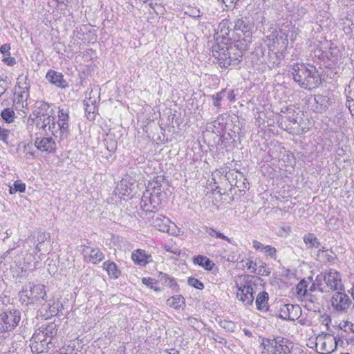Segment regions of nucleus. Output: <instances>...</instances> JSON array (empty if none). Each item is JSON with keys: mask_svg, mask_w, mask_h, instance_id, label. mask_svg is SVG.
I'll return each mask as SVG.
<instances>
[{"mask_svg": "<svg viewBox=\"0 0 354 354\" xmlns=\"http://www.w3.org/2000/svg\"><path fill=\"white\" fill-rule=\"evenodd\" d=\"M292 68L293 79L300 87L312 90L322 84L319 73L313 65L296 63Z\"/></svg>", "mask_w": 354, "mask_h": 354, "instance_id": "nucleus-1", "label": "nucleus"}, {"mask_svg": "<svg viewBox=\"0 0 354 354\" xmlns=\"http://www.w3.org/2000/svg\"><path fill=\"white\" fill-rule=\"evenodd\" d=\"M212 56L221 68L231 69L242 60V51L236 45L217 44L212 47Z\"/></svg>", "mask_w": 354, "mask_h": 354, "instance_id": "nucleus-2", "label": "nucleus"}, {"mask_svg": "<svg viewBox=\"0 0 354 354\" xmlns=\"http://www.w3.org/2000/svg\"><path fill=\"white\" fill-rule=\"evenodd\" d=\"M288 339L277 337L273 339H266L263 344L267 354H292L288 344Z\"/></svg>", "mask_w": 354, "mask_h": 354, "instance_id": "nucleus-3", "label": "nucleus"}, {"mask_svg": "<svg viewBox=\"0 0 354 354\" xmlns=\"http://www.w3.org/2000/svg\"><path fill=\"white\" fill-rule=\"evenodd\" d=\"M57 116V122L53 123V126L50 128L53 129V135L54 136L64 138L69 134L68 112L64 109H59Z\"/></svg>", "mask_w": 354, "mask_h": 354, "instance_id": "nucleus-4", "label": "nucleus"}, {"mask_svg": "<svg viewBox=\"0 0 354 354\" xmlns=\"http://www.w3.org/2000/svg\"><path fill=\"white\" fill-rule=\"evenodd\" d=\"M20 319L21 313L17 310L5 311L0 314V334L13 330Z\"/></svg>", "mask_w": 354, "mask_h": 354, "instance_id": "nucleus-5", "label": "nucleus"}, {"mask_svg": "<svg viewBox=\"0 0 354 354\" xmlns=\"http://www.w3.org/2000/svg\"><path fill=\"white\" fill-rule=\"evenodd\" d=\"M337 290L331 297L330 303L334 310L339 313H345L352 304L349 296L346 293Z\"/></svg>", "mask_w": 354, "mask_h": 354, "instance_id": "nucleus-6", "label": "nucleus"}, {"mask_svg": "<svg viewBox=\"0 0 354 354\" xmlns=\"http://www.w3.org/2000/svg\"><path fill=\"white\" fill-rule=\"evenodd\" d=\"M161 194H156L154 192H148L144 193L141 202L140 206L143 211L146 212H153L156 211L160 205L161 200L160 196Z\"/></svg>", "mask_w": 354, "mask_h": 354, "instance_id": "nucleus-7", "label": "nucleus"}, {"mask_svg": "<svg viewBox=\"0 0 354 354\" xmlns=\"http://www.w3.org/2000/svg\"><path fill=\"white\" fill-rule=\"evenodd\" d=\"M326 276L325 287L330 290V292L344 290V286L342 283L340 274L335 270L329 269L324 272Z\"/></svg>", "mask_w": 354, "mask_h": 354, "instance_id": "nucleus-8", "label": "nucleus"}, {"mask_svg": "<svg viewBox=\"0 0 354 354\" xmlns=\"http://www.w3.org/2000/svg\"><path fill=\"white\" fill-rule=\"evenodd\" d=\"M85 103V112L87 118L94 120V113L97 111V103L100 102V91L96 88L88 93Z\"/></svg>", "mask_w": 354, "mask_h": 354, "instance_id": "nucleus-9", "label": "nucleus"}, {"mask_svg": "<svg viewBox=\"0 0 354 354\" xmlns=\"http://www.w3.org/2000/svg\"><path fill=\"white\" fill-rule=\"evenodd\" d=\"M26 287L30 288V292L26 294V297L30 300L31 303L46 300L47 295L44 285L28 283Z\"/></svg>", "mask_w": 354, "mask_h": 354, "instance_id": "nucleus-10", "label": "nucleus"}, {"mask_svg": "<svg viewBox=\"0 0 354 354\" xmlns=\"http://www.w3.org/2000/svg\"><path fill=\"white\" fill-rule=\"evenodd\" d=\"M81 252L86 262L97 264L104 258V254L98 248H93L89 246L82 245Z\"/></svg>", "mask_w": 354, "mask_h": 354, "instance_id": "nucleus-11", "label": "nucleus"}, {"mask_svg": "<svg viewBox=\"0 0 354 354\" xmlns=\"http://www.w3.org/2000/svg\"><path fill=\"white\" fill-rule=\"evenodd\" d=\"M236 297L245 305L252 304L254 297L251 281L241 284L238 288Z\"/></svg>", "mask_w": 354, "mask_h": 354, "instance_id": "nucleus-12", "label": "nucleus"}, {"mask_svg": "<svg viewBox=\"0 0 354 354\" xmlns=\"http://www.w3.org/2000/svg\"><path fill=\"white\" fill-rule=\"evenodd\" d=\"M35 146L39 151L48 153L55 152L57 148L54 140L49 137L37 138L35 140Z\"/></svg>", "mask_w": 354, "mask_h": 354, "instance_id": "nucleus-13", "label": "nucleus"}, {"mask_svg": "<svg viewBox=\"0 0 354 354\" xmlns=\"http://www.w3.org/2000/svg\"><path fill=\"white\" fill-rule=\"evenodd\" d=\"M51 115H55L54 110L51 108L50 104L44 101L37 102L35 109L31 115L32 116V120Z\"/></svg>", "mask_w": 354, "mask_h": 354, "instance_id": "nucleus-14", "label": "nucleus"}, {"mask_svg": "<svg viewBox=\"0 0 354 354\" xmlns=\"http://www.w3.org/2000/svg\"><path fill=\"white\" fill-rule=\"evenodd\" d=\"M301 308L298 305L284 304L280 310V317L283 319L295 320L299 317Z\"/></svg>", "mask_w": 354, "mask_h": 354, "instance_id": "nucleus-15", "label": "nucleus"}, {"mask_svg": "<svg viewBox=\"0 0 354 354\" xmlns=\"http://www.w3.org/2000/svg\"><path fill=\"white\" fill-rule=\"evenodd\" d=\"M55 115L43 117L37 119H32L33 122L35 124L36 127L39 129L44 130L45 132L48 131L53 134V129H51V126H53V123H55Z\"/></svg>", "mask_w": 354, "mask_h": 354, "instance_id": "nucleus-16", "label": "nucleus"}, {"mask_svg": "<svg viewBox=\"0 0 354 354\" xmlns=\"http://www.w3.org/2000/svg\"><path fill=\"white\" fill-rule=\"evenodd\" d=\"M151 257L147 254L145 250L137 249L132 252L131 259L133 262L140 266H146L150 261Z\"/></svg>", "mask_w": 354, "mask_h": 354, "instance_id": "nucleus-17", "label": "nucleus"}, {"mask_svg": "<svg viewBox=\"0 0 354 354\" xmlns=\"http://www.w3.org/2000/svg\"><path fill=\"white\" fill-rule=\"evenodd\" d=\"M46 78L49 82L59 88H65L67 86L66 82L64 80L63 75L53 70H49L47 72Z\"/></svg>", "mask_w": 354, "mask_h": 354, "instance_id": "nucleus-18", "label": "nucleus"}, {"mask_svg": "<svg viewBox=\"0 0 354 354\" xmlns=\"http://www.w3.org/2000/svg\"><path fill=\"white\" fill-rule=\"evenodd\" d=\"M302 301L306 303L305 307L309 310L316 311L319 308V298L310 292L306 294L302 298Z\"/></svg>", "mask_w": 354, "mask_h": 354, "instance_id": "nucleus-19", "label": "nucleus"}, {"mask_svg": "<svg viewBox=\"0 0 354 354\" xmlns=\"http://www.w3.org/2000/svg\"><path fill=\"white\" fill-rule=\"evenodd\" d=\"M314 101L316 104L315 111L316 112H322L325 111L330 104V98L324 94L315 95Z\"/></svg>", "mask_w": 354, "mask_h": 354, "instance_id": "nucleus-20", "label": "nucleus"}, {"mask_svg": "<svg viewBox=\"0 0 354 354\" xmlns=\"http://www.w3.org/2000/svg\"><path fill=\"white\" fill-rule=\"evenodd\" d=\"M326 341L323 342L322 346V353L330 354L337 348L338 341L340 339L339 337H334L332 339L330 335H326Z\"/></svg>", "mask_w": 354, "mask_h": 354, "instance_id": "nucleus-21", "label": "nucleus"}, {"mask_svg": "<svg viewBox=\"0 0 354 354\" xmlns=\"http://www.w3.org/2000/svg\"><path fill=\"white\" fill-rule=\"evenodd\" d=\"M281 112L286 114L283 117L289 122L286 128L292 129V126L297 123L298 113H296L295 107L294 106H288L286 111H281Z\"/></svg>", "mask_w": 354, "mask_h": 354, "instance_id": "nucleus-22", "label": "nucleus"}, {"mask_svg": "<svg viewBox=\"0 0 354 354\" xmlns=\"http://www.w3.org/2000/svg\"><path fill=\"white\" fill-rule=\"evenodd\" d=\"M268 294L263 291L258 294L256 299V306L259 310L266 312L268 310Z\"/></svg>", "mask_w": 354, "mask_h": 354, "instance_id": "nucleus-23", "label": "nucleus"}, {"mask_svg": "<svg viewBox=\"0 0 354 354\" xmlns=\"http://www.w3.org/2000/svg\"><path fill=\"white\" fill-rule=\"evenodd\" d=\"M303 239L307 249L318 248L321 245L319 239L313 233L305 234Z\"/></svg>", "mask_w": 354, "mask_h": 354, "instance_id": "nucleus-24", "label": "nucleus"}, {"mask_svg": "<svg viewBox=\"0 0 354 354\" xmlns=\"http://www.w3.org/2000/svg\"><path fill=\"white\" fill-rule=\"evenodd\" d=\"M103 268L106 270L111 278L118 279L120 275V270L113 262L106 261L103 263Z\"/></svg>", "mask_w": 354, "mask_h": 354, "instance_id": "nucleus-25", "label": "nucleus"}, {"mask_svg": "<svg viewBox=\"0 0 354 354\" xmlns=\"http://www.w3.org/2000/svg\"><path fill=\"white\" fill-rule=\"evenodd\" d=\"M194 262L207 270H212L214 263L207 257L198 255L194 259Z\"/></svg>", "mask_w": 354, "mask_h": 354, "instance_id": "nucleus-26", "label": "nucleus"}, {"mask_svg": "<svg viewBox=\"0 0 354 354\" xmlns=\"http://www.w3.org/2000/svg\"><path fill=\"white\" fill-rule=\"evenodd\" d=\"M28 97H22V93L19 91H15V98L13 100V106L15 109H19L23 111V109H25L28 106L27 100Z\"/></svg>", "mask_w": 354, "mask_h": 354, "instance_id": "nucleus-27", "label": "nucleus"}, {"mask_svg": "<svg viewBox=\"0 0 354 354\" xmlns=\"http://www.w3.org/2000/svg\"><path fill=\"white\" fill-rule=\"evenodd\" d=\"M234 29L235 30H240L247 37H249L251 35L250 27L243 19H238L236 20Z\"/></svg>", "mask_w": 354, "mask_h": 354, "instance_id": "nucleus-28", "label": "nucleus"}, {"mask_svg": "<svg viewBox=\"0 0 354 354\" xmlns=\"http://www.w3.org/2000/svg\"><path fill=\"white\" fill-rule=\"evenodd\" d=\"M167 304L170 307L178 309L185 304V298L180 295H174L167 300Z\"/></svg>", "mask_w": 354, "mask_h": 354, "instance_id": "nucleus-29", "label": "nucleus"}, {"mask_svg": "<svg viewBox=\"0 0 354 354\" xmlns=\"http://www.w3.org/2000/svg\"><path fill=\"white\" fill-rule=\"evenodd\" d=\"M325 280H326V276L324 275V273H320L319 274H318L316 277L315 280L314 281L313 283L315 284V286H317V290L319 292H330V290L326 289V287H325V285L323 283V282L325 283Z\"/></svg>", "mask_w": 354, "mask_h": 354, "instance_id": "nucleus-30", "label": "nucleus"}, {"mask_svg": "<svg viewBox=\"0 0 354 354\" xmlns=\"http://www.w3.org/2000/svg\"><path fill=\"white\" fill-rule=\"evenodd\" d=\"M41 331L46 336V337H53L57 335V325L55 323H50L48 325L41 327Z\"/></svg>", "mask_w": 354, "mask_h": 354, "instance_id": "nucleus-31", "label": "nucleus"}, {"mask_svg": "<svg viewBox=\"0 0 354 354\" xmlns=\"http://www.w3.org/2000/svg\"><path fill=\"white\" fill-rule=\"evenodd\" d=\"M169 219L163 217L161 218H157L154 220L153 224L154 226L157 227V229L162 232H167L169 230Z\"/></svg>", "mask_w": 354, "mask_h": 354, "instance_id": "nucleus-32", "label": "nucleus"}, {"mask_svg": "<svg viewBox=\"0 0 354 354\" xmlns=\"http://www.w3.org/2000/svg\"><path fill=\"white\" fill-rule=\"evenodd\" d=\"M1 116L6 122L11 123L15 120V113L12 109L6 108L1 111Z\"/></svg>", "mask_w": 354, "mask_h": 354, "instance_id": "nucleus-33", "label": "nucleus"}, {"mask_svg": "<svg viewBox=\"0 0 354 354\" xmlns=\"http://www.w3.org/2000/svg\"><path fill=\"white\" fill-rule=\"evenodd\" d=\"M48 345L44 342L31 343L30 348L33 353H41L48 349Z\"/></svg>", "mask_w": 354, "mask_h": 354, "instance_id": "nucleus-34", "label": "nucleus"}, {"mask_svg": "<svg viewBox=\"0 0 354 354\" xmlns=\"http://www.w3.org/2000/svg\"><path fill=\"white\" fill-rule=\"evenodd\" d=\"M104 145L108 151L113 153L117 149L118 142L117 141L111 138H107L104 140Z\"/></svg>", "mask_w": 354, "mask_h": 354, "instance_id": "nucleus-35", "label": "nucleus"}, {"mask_svg": "<svg viewBox=\"0 0 354 354\" xmlns=\"http://www.w3.org/2000/svg\"><path fill=\"white\" fill-rule=\"evenodd\" d=\"M225 93V89H223L221 91L211 95V99L213 102V105L219 109L221 107V101L223 99Z\"/></svg>", "mask_w": 354, "mask_h": 354, "instance_id": "nucleus-36", "label": "nucleus"}, {"mask_svg": "<svg viewBox=\"0 0 354 354\" xmlns=\"http://www.w3.org/2000/svg\"><path fill=\"white\" fill-rule=\"evenodd\" d=\"M160 281L171 288L177 287V283L174 278H171L167 274H161L160 277Z\"/></svg>", "mask_w": 354, "mask_h": 354, "instance_id": "nucleus-37", "label": "nucleus"}, {"mask_svg": "<svg viewBox=\"0 0 354 354\" xmlns=\"http://www.w3.org/2000/svg\"><path fill=\"white\" fill-rule=\"evenodd\" d=\"M297 293L301 298H303L306 294H307L309 291L308 290L307 282L305 280H301L296 287Z\"/></svg>", "mask_w": 354, "mask_h": 354, "instance_id": "nucleus-38", "label": "nucleus"}, {"mask_svg": "<svg viewBox=\"0 0 354 354\" xmlns=\"http://www.w3.org/2000/svg\"><path fill=\"white\" fill-rule=\"evenodd\" d=\"M32 343L37 342H44L45 344H49L50 340L48 341L46 336L43 333V331H41V328H39V332L34 333L32 337Z\"/></svg>", "mask_w": 354, "mask_h": 354, "instance_id": "nucleus-39", "label": "nucleus"}, {"mask_svg": "<svg viewBox=\"0 0 354 354\" xmlns=\"http://www.w3.org/2000/svg\"><path fill=\"white\" fill-rule=\"evenodd\" d=\"M219 325L221 328L228 332H234L236 328V324L232 321L221 319Z\"/></svg>", "mask_w": 354, "mask_h": 354, "instance_id": "nucleus-40", "label": "nucleus"}, {"mask_svg": "<svg viewBox=\"0 0 354 354\" xmlns=\"http://www.w3.org/2000/svg\"><path fill=\"white\" fill-rule=\"evenodd\" d=\"M10 135L11 132L9 129L3 128L0 126V141L3 142L6 145H8Z\"/></svg>", "mask_w": 354, "mask_h": 354, "instance_id": "nucleus-41", "label": "nucleus"}, {"mask_svg": "<svg viewBox=\"0 0 354 354\" xmlns=\"http://www.w3.org/2000/svg\"><path fill=\"white\" fill-rule=\"evenodd\" d=\"M206 232L209 236H211L212 237H215L217 239H221L227 241L228 243L231 242L230 239H229L227 236L224 235L223 233H221L220 232H217L216 230H215L213 228H209L207 230Z\"/></svg>", "mask_w": 354, "mask_h": 354, "instance_id": "nucleus-42", "label": "nucleus"}, {"mask_svg": "<svg viewBox=\"0 0 354 354\" xmlns=\"http://www.w3.org/2000/svg\"><path fill=\"white\" fill-rule=\"evenodd\" d=\"M26 189V185L20 180H17L14 183V187H10V194L19 192L20 193L24 192Z\"/></svg>", "mask_w": 354, "mask_h": 354, "instance_id": "nucleus-43", "label": "nucleus"}, {"mask_svg": "<svg viewBox=\"0 0 354 354\" xmlns=\"http://www.w3.org/2000/svg\"><path fill=\"white\" fill-rule=\"evenodd\" d=\"M187 283L190 286L194 287L198 290H203L204 288L203 283L194 277H189Z\"/></svg>", "mask_w": 354, "mask_h": 354, "instance_id": "nucleus-44", "label": "nucleus"}, {"mask_svg": "<svg viewBox=\"0 0 354 354\" xmlns=\"http://www.w3.org/2000/svg\"><path fill=\"white\" fill-rule=\"evenodd\" d=\"M142 283L146 285L147 287L150 288L151 289H153L155 291L158 292L160 290V288L154 286L153 285L156 283V281L152 278L150 277H144L142 279Z\"/></svg>", "mask_w": 354, "mask_h": 354, "instance_id": "nucleus-45", "label": "nucleus"}, {"mask_svg": "<svg viewBox=\"0 0 354 354\" xmlns=\"http://www.w3.org/2000/svg\"><path fill=\"white\" fill-rule=\"evenodd\" d=\"M263 251L267 257L274 259H277V250L272 245H266L263 248Z\"/></svg>", "mask_w": 354, "mask_h": 354, "instance_id": "nucleus-46", "label": "nucleus"}, {"mask_svg": "<svg viewBox=\"0 0 354 354\" xmlns=\"http://www.w3.org/2000/svg\"><path fill=\"white\" fill-rule=\"evenodd\" d=\"M257 266V274L263 276H268L270 273V272L267 268V266L266 263L260 261L258 263Z\"/></svg>", "mask_w": 354, "mask_h": 354, "instance_id": "nucleus-47", "label": "nucleus"}, {"mask_svg": "<svg viewBox=\"0 0 354 354\" xmlns=\"http://www.w3.org/2000/svg\"><path fill=\"white\" fill-rule=\"evenodd\" d=\"M18 84H20V82ZM18 89V91L22 93V96L24 95V97H29V86L26 82H25L22 85L19 84Z\"/></svg>", "mask_w": 354, "mask_h": 354, "instance_id": "nucleus-48", "label": "nucleus"}, {"mask_svg": "<svg viewBox=\"0 0 354 354\" xmlns=\"http://www.w3.org/2000/svg\"><path fill=\"white\" fill-rule=\"evenodd\" d=\"M257 262H254L252 260H248L245 263V267L248 270H251V272L257 274V266H258Z\"/></svg>", "mask_w": 354, "mask_h": 354, "instance_id": "nucleus-49", "label": "nucleus"}, {"mask_svg": "<svg viewBox=\"0 0 354 354\" xmlns=\"http://www.w3.org/2000/svg\"><path fill=\"white\" fill-rule=\"evenodd\" d=\"M158 178L159 177H156V178H154L153 180V182L151 183V185H153V187H152L153 192H154L156 194H161V192H160L161 184L160 183V182L158 180Z\"/></svg>", "mask_w": 354, "mask_h": 354, "instance_id": "nucleus-50", "label": "nucleus"}, {"mask_svg": "<svg viewBox=\"0 0 354 354\" xmlns=\"http://www.w3.org/2000/svg\"><path fill=\"white\" fill-rule=\"evenodd\" d=\"M6 79L7 77L0 76V96L4 94L7 90L8 83Z\"/></svg>", "mask_w": 354, "mask_h": 354, "instance_id": "nucleus-51", "label": "nucleus"}, {"mask_svg": "<svg viewBox=\"0 0 354 354\" xmlns=\"http://www.w3.org/2000/svg\"><path fill=\"white\" fill-rule=\"evenodd\" d=\"M10 44H5L0 47V52L3 55L4 57L10 56Z\"/></svg>", "mask_w": 354, "mask_h": 354, "instance_id": "nucleus-52", "label": "nucleus"}, {"mask_svg": "<svg viewBox=\"0 0 354 354\" xmlns=\"http://www.w3.org/2000/svg\"><path fill=\"white\" fill-rule=\"evenodd\" d=\"M3 61L8 66H13L15 64V59L10 56H6L3 59Z\"/></svg>", "mask_w": 354, "mask_h": 354, "instance_id": "nucleus-53", "label": "nucleus"}, {"mask_svg": "<svg viewBox=\"0 0 354 354\" xmlns=\"http://www.w3.org/2000/svg\"><path fill=\"white\" fill-rule=\"evenodd\" d=\"M252 245H253V248L256 250H263V248L265 247L261 243L259 242L257 240H254L252 241Z\"/></svg>", "mask_w": 354, "mask_h": 354, "instance_id": "nucleus-54", "label": "nucleus"}, {"mask_svg": "<svg viewBox=\"0 0 354 354\" xmlns=\"http://www.w3.org/2000/svg\"><path fill=\"white\" fill-rule=\"evenodd\" d=\"M29 149V145H24V153H25V157L26 158H30V157L34 156V153L28 151Z\"/></svg>", "mask_w": 354, "mask_h": 354, "instance_id": "nucleus-55", "label": "nucleus"}, {"mask_svg": "<svg viewBox=\"0 0 354 354\" xmlns=\"http://www.w3.org/2000/svg\"><path fill=\"white\" fill-rule=\"evenodd\" d=\"M315 57H317L319 59H323L325 55V53L321 49L317 48L314 51Z\"/></svg>", "mask_w": 354, "mask_h": 354, "instance_id": "nucleus-56", "label": "nucleus"}, {"mask_svg": "<svg viewBox=\"0 0 354 354\" xmlns=\"http://www.w3.org/2000/svg\"><path fill=\"white\" fill-rule=\"evenodd\" d=\"M213 339H214V341H216V342H218V343H221V344H225L226 343V340L218 336V335H215V337H213Z\"/></svg>", "mask_w": 354, "mask_h": 354, "instance_id": "nucleus-57", "label": "nucleus"}, {"mask_svg": "<svg viewBox=\"0 0 354 354\" xmlns=\"http://www.w3.org/2000/svg\"><path fill=\"white\" fill-rule=\"evenodd\" d=\"M243 332L244 335L248 337H250L252 336V333L247 328H243Z\"/></svg>", "mask_w": 354, "mask_h": 354, "instance_id": "nucleus-58", "label": "nucleus"}, {"mask_svg": "<svg viewBox=\"0 0 354 354\" xmlns=\"http://www.w3.org/2000/svg\"><path fill=\"white\" fill-rule=\"evenodd\" d=\"M317 288V286H315V284L314 283H312V285L308 288V290L310 292H314Z\"/></svg>", "mask_w": 354, "mask_h": 354, "instance_id": "nucleus-59", "label": "nucleus"}, {"mask_svg": "<svg viewBox=\"0 0 354 354\" xmlns=\"http://www.w3.org/2000/svg\"><path fill=\"white\" fill-rule=\"evenodd\" d=\"M59 3L66 4L68 3V0H56Z\"/></svg>", "mask_w": 354, "mask_h": 354, "instance_id": "nucleus-60", "label": "nucleus"}, {"mask_svg": "<svg viewBox=\"0 0 354 354\" xmlns=\"http://www.w3.org/2000/svg\"><path fill=\"white\" fill-rule=\"evenodd\" d=\"M199 12H200V11L198 10H196V12H194L193 17H200Z\"/></svg>", "mask_w": 354, "mask_h": 354, "instance_id": "nucleus-61", "label": "nucleus"}, {"mask_svg": "<svg viewBox=\"0 0 354 354\" xmlns=\"http://www.w3.org/2000/svg\"><path fill=\"white\" fill-rule=\"evenodd\" d=\"M173 352H170L168 354H179V351H176L175 349H173L172 350Z\"/></svg>", "mask_w": 354, "mask_h": 354, "instance_id": "nucleus-62", "label": "nucleus"}, {"mask_svg": "<svg viewBox=\"0 0 354 354\" xmlns=\"http://www.w3.org/2000/svg\"><path fill=\"white\" fill-rule=\"evenodd\" d=\"M351 328H350V329H351V331H353V332H354V330L353 329V324H351Z\"/></svg>", "mask_w": 354, "mask_h": 354, "instance_id": "nucleus-63", "label": "nucleus"}, {"mask_svg": "<svg viewBox=\"0 0 354 354\" xmlns=\"http://www.w3.org/2000/svg\"><path fill=\"white\" fill-rule=\"evenodd\" d=\"M147 207H150V203H149V201H147Z\"/></svg>", "mask_w": 354, "mask_h": 354, "instance_id": "nucleus-64", "label": "nucleus"}]
</instances>
